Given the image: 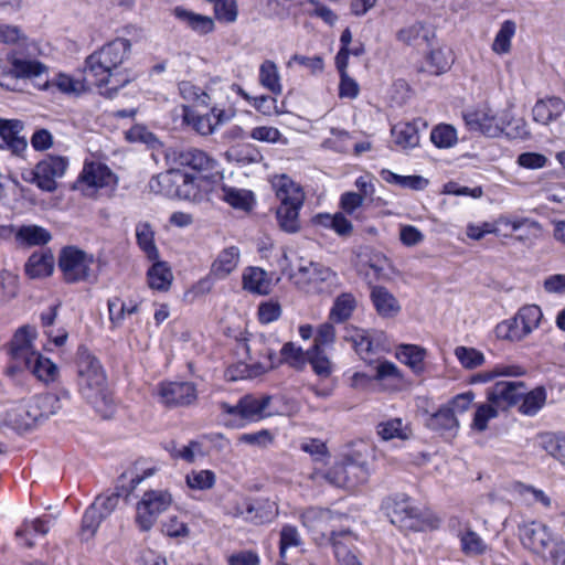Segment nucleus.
<instances>
[{
  "instance_id": "obj_1",
  "label": "nucleus",
  "mask_w": 565,
  "mask_h": 565,
  "mask_svg": "<svg viewBox=\"0 0 565 565\" xmlns=\"http://www.w3.org/2000/svg\"><path fill=\"white\" fill-rule=\"evenodd\" d=\"M131 44L127 39L118 38L90 54L84 68L73 74V94H82L96 86L99 94L114 98L118 89L126 86L131 77L118 67L130 53Z\"/></svg>"
},
{
  "instance_id": "obj_2",
  "label": "nucleus",
  "mask_w": 565,
  "mask_h": 565,
  "mask_svg": "<svg viewBox=\"0 0 565 565\" xmlns=\"http://www.w3.org/2000/svg\"><path fill=\"white\" fill-rule=\"evenodd\" d=\"M340 519V514L322 508H308L300 515L302 525L308 529L315 541L322 544L328 540L332 543L340 565H362L356 555L340 541V537L350 536V533L334 531L335 522Z\"/></svg>"
},
{
  "instance_id": "obj_3",
  "label": "nucleus",
  "mask_w": 565,
  "mask_h": 565,
  "mask_svg": "<svg viewBox=\"0 0 565 565\" xmlns=\"http://www.w3.org/2000/svg\"><path fill=\"white\" fill-rule=\"evenodd\" d=\"M519 530L521 542L534 553L555 564L565 558V540L548 525L531 521L522 524Z\"/></svg>"
},
{
  "instance_id": "obj_4",
  "label": "nucleus",
  "mask_w": 565,
  "mask_h": 565,
  "mask_svg": "<svg viewBox=\"0 0 565 565\" xmlns=\"http://www.w3.org/2000/svg\"><path fill=\"white\" fill-rule=\"evenodd\" d=\"M370 476V468L361 454L354 452L345 455L334 462L327 473L315 471L310 475L313 481L324 479L330 484L353 489L358 484L363 483Z\"/></svg>"
},
{
  "instance_id": "obj_5",
  "label": "nucleus",
  "mask_w": 565,
  "mask_h": 565,
  "mask_svg": "<svg viewBox=\"0 0 565 565\" xmlns=\"http://www.w3.org/2000/svg\"><path fill=\"white\" fill-rule=\"evenodd\" d=\"M118 185L117 175L102 162H86L73 190L93 200L110 199Z\"/></svg>"
},
{
  "instance_id": "obj_6",
  "label": "nucleus",
  "mask_w": 565,
  "mask_h": 565,
  "mask_svg": "<svg viewBox=\"0 0 565 565\" xmlns=\"http://www.w3.org/2000/svg\"><path fill=\"white\" fill-rule=\"evenodd\" d=\"M77 386L84 397H95L107 386V377L99 361L84 347L77 350Z\"/></svg>"
},
{
  "instance_id": "obj_7",
  "label": "nucleus",
  "mask_w": 565,
  "mask_h": 565,
  "mask_svg": "<svg viewBox=\"0 0 565 565\" xmlns=\"http://www.w3.org/2000/svg\"><path fill=\"white\" fill-rule=\"evenodd\" d=\"M542 318L543 313L539 306H524L512 319L497 324L495 335L501 340L521 341L540 327Z\"/></svg>"
},
{
  "instance_id": "obj_8",
  "label": "nucleus",
  "mask_w": 565,
  "mask_h": 565,
  "mask_svg": "<svg viewBox=\"0 0 565 565\" xmlns=\"http://www.w3.org/2000/svg\"><path fill=\"white\" fill-rule=\"evenodd\" d=\"M172 504V495L162 489L146 491L136 504L135 522L140 531L148 532L159 516Z\"/></svg>"
},
{
  "instance_id": "obj_9",
  "label": "nucleus",
  "mask_w": 565,
  "mask_h": 565,
  "mask_svg": "<svg viewBox=\"0 0 565 565\" xmlns=\"http://www.w3.org/2000/svg\"><path fill=\"white\" fill-rule=\"evenodd\" d=\"M462 119L470 131H477L489 138L501 136L507 128V120L488 105H479L462 113Z\"/></svg>"
},
{
  "instance_id": "obj_10",
  "label": "nucleus",
  "mask_w": 565,
  "mask_h": 565,
  "mask_svg": "<svg viewBox=\"0 0 565 565\" xmlns=\"http://www.w3.org/2000/svg\"><path fill=\"white\" fill-rule=\"evenodd\" d=\"M271 396L269 395L248 394L239 398L236 405H230L226 402H221L218 406L223 414L249 422H258L274 414L269 408Z\"/></svg>"
},
{
  "instance_id": "obj_11",
  "label": "nucleus",
  "mask_w": 565,
  "mask_h": 565,
  "mask_svg": "<svg viewBox=\"0 0 565 565\" xmlns=\"http://www.w3.org/2000/svg\"><path fill=\"white\" fill-rule=\"evenodd\" d=\"M119 494L115 492L98 495L86 509L81 527V537L85 541L92 539L100 523L117 508Z\"/></svg>"
},
{
  "instance_id": "obj_12",
  "label": "nucleus",
  "mask_w": 565,
  "mask_h": 565,
  "mask_svg": "<svg viewBox=\"0 0 565 565\" xmlns=\"http://www.w3.org/2000/svg\"><path fill=\"white\" fill-rule=\"evenodd\" d=\"M295 284L307 292H319L323 290L324 282L332 281L335 274L322 264L300 259L297 268L291 274Z\"/></svg>"
},
{
  "instance_id": "obj_13",
  "label": "nucleus",
  "mask_w": 565,
  "mask_h": 565,
  "mask_svg": "<svg viewBox=\"0 0 565 565\" xmlns=\"http://www.w3.org/2000/svg\"><path fill=\"white\" fill-rule=\"evenodd\" d=\"M391 522L405 531H423L427 524L423 512L406 495H397L388 508Z\"/></svg>"
},
{
  "instance_id": "obj_14",
  "label": "nucleus",
  "mask_w": 565,
  "mask_h": 565,
  "mask_svg": "<svg viewBox=\"0 0 565 565\" xmlns=\"http://www.w3.org/2000/svg\"><path fill=\"white\" fill-rule=\"evenodd\" d=\"M38 330L34 326L24 324L19 327L9 343L7 352L17 364L26 365L40 353L35 347Z\"/></svg>"
},
{
  "instance_id": "obj_15",
  "label": "nucleus",
  "mask_w": 565,
  "mask_h": 565,
  "mask_svg": "<svg viewBox=\"0 0 565 565\" xmlns=\"http://www.w3.org/2000/svg\"><path fill=\"white\" fill-rule=\"evenodd\" d=\"M235 116L234 109H210L207 114H196L189 107H183V121L201 136H210L218 126L230 121Z\"/></svg>"
},
{
  "instance_id": "obj_16",
  "label": "nucleus",
  "mask_w": 565,
  "mask_h": 565,
  "mask_svg": "<svg viewBox=\"0 0 565 565\" xmlns=\"http://www.w3.org/2000/svg\"><path fill=\"white\" fill-rule=\"evenodd\" d=\"M9 66L0 61V85L10 87L9 81L14 78H35L46 72L44 64L18 56L15 52L8 54Z\"/></svg>"
},
{
  "instance_id": "obj_17",
  "label": "nucleus",
  "mask_w": 565,
  "mask_h": 565,
  "mask_svg": "<svg viewBox=\"0 0 565 565\" xmlns=\"http://www.w3.org/2000/svg\"><path fill=\"white\" fill-rule=\"evenodd\" d=\"M55 402H57V398L52 394L32 396L23 405L18 407L17 425L24 429L31 428L41 418L47 417L54 413V411L47 409V406Z\"/></svg>"
},
{
  "instance_id": "obj_18",
  "label": "nucleus",
  "mask_w": 565,
  "mask_h": 565,
  "mask_svg": "<svg viewBox=\"0 0 565 565\" xmlns=\"http://www.w3.org/2000/svg\"><path fill=\"white\" fill-rule=\"evenodd\" d=\"M67 159L63 157H49L39 162L33 170V181L45 191L55 189V180L64 175L67 169Z\"/></svg>"
},
{
  "instance_id": "obj_19",
  "label": "nucleus",
  "mask_w": 565,
  "mask_h": 565,
  "mask_svg": "<svg viewBox=\"0 0 565 565\" xmlns=\"http://www.w3.org/2000/svg\"><path fill=\"white\" fill-rule=\"evenodd\" d=\"M525 388L521 381H499L487 390V399L503 411L516 404Z\"/></svg>"
},
{
  "instance_id": "obj_20",
  "label": "nucleus",
  "mask_w": 565,
  "mask_h": 565,
  "mask_svg": "<svg viewBox=\"0 0 565 565\" xmlns=\"http://www.w3.org/2000/svg\"><path fill=\"white\" fill-rule=\"evenodd\" d=\"M186 180H189L188 173L171 169L152 177L149 181V189L153 193L169 198H188V191L179 190L180 183L186 182Z\"/></svg>"
},
{
  "instance_id": "obj_21",
  "label": "nucleus",
  "mask_w": 565,
  "mask_h": 565,
  "mask_svg": "<svg viewBox=\"0 0 565 565\" xmlns=\"http://www.w3.org/2000/svg\"><path fill=\"white\" fill-rule=\"evenodd\" d=\"M159 397L167 406H188L196 399V388L191 382H166L159 386Z\"/></svg>"
},
{
  "instance_id": "obj_22",
  "label": "nucleus",
  "mask_w": 565,
  "mask_h": 565,
  "mask_svg": "<svg viewBox=\"0 0 565 565\" xmlns=\"http://www.w3.org/2000/svg\"><path fill=\"white\" fill-rule=\"evenodd\" d=\"M241 253L238 247L230 246L218 253L212 263L210 274L206 279L199 282V287H204L211 279L222 280L231 275L238 266Z\"/></svg>"
},
{
  "instance_id": "obj_23",
  "label": "nucleus",
  "mask_w": 565,
  "mask_h": 565,
  "mask_svg": "<svg viewBox=\"0 0 565 565\" xmlns=\"http://www.w3.org/2000/svg\"><path fill=\"white\" fill-rule=\"evenodd\" d=\"M384 338L385 334L382 331L355 328L349 331L345 340L350 341L355 352L366 361L376 352Z\"/></svg>"
},
{
  "instance_id": "obj_24",
  "label": "nucleus",
  "mask_w": 565,
  "mask_h": 565,
  "mask_svg": "<svg viewBox=\"0 0 565 565\" xmlns=\"http://www.w3.org/2000/svg\"><path fill=\"white\" fill-rule=\"evenodd\" d=\"M231 86L230 83L220 78L211 79L204 88L203 106L211 109H233L230 100Z\"/></svg>"
},
{
  "instance_id": "obj_25",
  "label": "nucleus",
  "mask_w": 565,
  "mask_h": 565,
  "mask_svg": "<svg viewBox=\"0 0 565 565\" xmlns=\"http://www.w3.org/2000/svg\"><path fill=\"white\" fill-rule=\"evenodd\" d=\"M456 535L460 543V551L468 557L482 556L489 551L488 543L468 523L460 525Z\"/></svg>"
},
{
  "instance_id": "obj_26",
  "label": "nucleus",
  "mask_w": 565,
  "mask_h": 565,
  "mask_svg": "<svg viewBox=\"0 0 565 565\" xmlns=\"http://www.w3.org/2000/svg\"><path fill=\"white\" fill-rule=\"evenodd\" d=\"M277 513L276 503L267 499L246 501L243 510L237 511V515H241L246 521L254 523L269 522L276 518Z\"/></svg>"
},
{
  "instance_id": "obj_27",
  "label": "nucleus",
  "mask_w": 565,
  "mask_h": 565,
  "mask_svg": "<svg viewBox=\"0 0 565 565\" xmlns=\"http://www.w3.org/2000/svg\"><path fill=\"white\" fill-rule=\"evenodd\" d=\"M98 264L92 254L73 248V282L93 284L97 279Z\"/></svg>"
},
{
  "instance_id": "obj_28",
  "label": "nucleus",
  "mask_w": 565,
  "mask_h": 565,
  "mask_svg": "<svg viewBox=\"0 0 565 565\" xmlns=\"http://www.w3.org/2000/svg\"><path fill=\"white\" fill-rule=\"evenodd\" d=\"M565 111V103L558 97L539 99L532 109L533 120L541 125L555 121Z\"/></svg>"
},
{
  "instance_id": "obj_29",
  "label": "nucleus",
  "mask_w": 565,
  "mask_h": 565,
  "mask_svg": "<svg viewBox=\"0 0 565 565\" xmlns=\"http://www.w3.org/2000/svg\"><path fill=\"white\" fill-rule=\"evenodd\" d=\"M276 195L280 201V205H302L305 201V192L300 184L289 177L282 174L274 181Z\"/></svg>"
},
{
  "instance_id": "obj_30",
  "label": "nucleus",
  "mask_w": 565,
  "mask_h": 565,
  "mask_svg": "<svg viewBox=\"0 0 565 565\" xmlns=\"http://www.w3.org/2000/svg\"><path fill=\"white\" fill-rule=\"evenodd\" d=\"M177 162L180 166L189 167L200 172H211L217 166L215 159L205 151L196 148H188L179 151L177 154Z\"/></svg>"
},
{
  "instance_id": "obj_31",
  "label": "nucleus",
  "mask_w": 565,
  "mask_h": 565,
  "mask_svg": "<svg viewBox=\"0 0 565 565\" xmlns=\"http://www.w3.org/2000/svg\"><path fill=\"white\" fill-rule=\"evenodd\" d=\"M248 355V362L252 364L269 363L268 370L273 369L276 363V350L268 343L267 338L257 335L248 340L245 344Z\"/></svg>"
},
{
  "instance_id": "obj_32",
  "label": "nucleus",
  "mask_w": 565,
  "mask_h": 565,
  "mask_svg": "<svg viewBox=\"0 0 565 565\" xmlns=\"http://www.w3.org/2000/svg\"><path fill=\"white\" fill-rule=\"evenodd\" d=\"M394 145L401 150L408 151L419 146L420 135L418 122H398L391 129Z\"/></svg>"
},
{
  "instance_id": "obj_33",
  "label": "nucleus",
  "mask_w": 565,
  "mask_h": 565,
  "mask_svg": "<svg viewBox=\"0 0 565 565\" xmlns=\"http://www.w3.org/2000/svg\"><path fill=\"white\" fill-rule=\"evenodd\" d=\"M371 300L376 312L383 318H393L401 311V305L395 296L385 287L373 286Z\"/></svg>"
},
{
  "instance_id": "obj_34",
  "label": "nucleus",
  "mask_w": 565,
  "mask_h": 565,
  "mask_svg": "<svg viewBox=\"0 0 565 565\" xmlns=\"http://www.w3.org/2000/svg\"><path fill=\"white\" fill-rule=\"evenodd\" d=\"M52 239L51 233L35 224L21 225L17 228L15 245L22 248L43 246Z\"/></svg>"
},
{
  "instance_id": "obj_35",
  "label": "nucleus",
  "mask_w": 565,
  "mask_h": 565,
  "mask_svg": "<svg viewBox=\"0 0 565 565\" xmlns=\"http://www.w3.org/2000/svg\"><path fill=\"white\" fill-rule=\"evenodd\" d=\"M50 530V518L42 516L32 520H25L17 530L15 536L21 544L26 547L34 545V539L44 536Z\"/></svg>"
},
{
  "instance_id": "obj_36",
  "label": "nucleus",
  "mask_w": 565,
  "mask_h": 565,
  "mask_svg": "<svg viewBox=\"0 0 565 565\" xmlns=\"http://www.w3.org/2000/svg\"><path fill=\"white\" fill-rule=\"evenodd\" d=\"M54 255L47 250L34 252L25 263V274L30 278H43L53 273Z\"/></svg>"
},
{
  "instance_id": "obj_37",
  "label": "nucleus",
  "mask_w": 565,
  "mask_h": 565,
  "mask_svg": "<svg viewBox=\"0 0 565 565\" xmlns=\"http://www.w3.org/2000/svg\"><path fill=\"white\" fill-rule=\"evenodd\" d=\"M426 349L416 344H401L396 348L395 356L407 365L415 374H422L425 370Z\"/></svg>"
},
{
  "instance_id": "obj_38",
  "label": "nucleus",
  "mask_w": 565,
  "mask_h": 565,
  "mask_svg": "<svg viewBox=\"0 0 565 565\" xmlns=\"http://www.w3.org/2000/svg\"><path fill=\"white\" fill-rule=\"evenodd\" d=\"M173 14L179 21L199 34H207L214 30V21L207 15L195 13L183 7H175Z\"/></svg>"
},
{
  "instance_id": "obj_39",
  "label": "nucleus",
  "mask_w": 565,
  "mask_h": 565,
  "mask_svg": "<svg viewBox=\"0 0 565 565\" xmlns=\"http://www.w3.org/2000/svg\"><path fill=\"white\" fill-rule=\"evenodd\" d=\"M525 374L524 367L518 364L501 363L493 366L491 370L482 371L473 374L470 377L471 384L488 383L495 380L499 376L505 377H518Z\"/></svg>"
},
{
  "instance_id": "obj_40",
  "label": "nucleus",
  "mask_w": 565,
  "mask_h": 565,
  "mask_svg": "<svg viewBox=\"0 0 565 565\" xmlns=\"http://www.w3.org/2000/svg\"><path fill=\"white\" fill-rule=\"evenodd\" d=\"M376 431L383 440H407L412 436L409 424L402 418H390L381 422L376 426Z\"/></svg>"
},
{
  "instance_id": "obj_41",
  "label": "nucleus",
  "mask_w": 565,
  "mask_h": 565,
  "mask_svg": "<svg viewBox=\"0 0 565 565\" xmlns=\"http://www.w3.org/2000/svg\"><path fill=\"white\" fill-rule=\"evenodd\" d=\"M243 287L254 294L267 295L270 291V279L262 268L249 267L243 274Z\"/></svg>"
},
{
  "instance_id": "obj_42",
  "label": "nucleus",
  "mask_w": 565,
  "mask_h": 565,
  "mask_svg": "<svg viewBox=\"0 0 565 565\" xmlns=\"http://www.w3.org/2000/svg\"><path fill=\"white\" fill-rule=\"evenodd\" d=\"M147 280L151 289L167 291L172 284L173 275L167 263L157 262L148 269Z\"/></svg>"
},
{
  "instance_id": "obj_43",
  "label": "nucleus",
  "mask_w": 565,
  "mask_h": 565,
  "mask_svg": "<svg viewBox=\"0 0 565 565\" xmlns=\"http://www.w3.org/2000/svg\"><path fill=\"white\" fill-rule=\"evenodd\" d=\"M427 427L440 433H455L459 423L448 406L439 408L429 416L426 423Z\"/></svg>"
},
{
  "instance_id": "obj_44",
  "label": "nucleus",
  "mask_w": 565,
  "mask_h": 565,
  "mask_svg": "<svg viewBox=\"0 0 565 565\" xmlns=\"http://www.w3.org/2000/svg\"><path fill=\"white\" fill-rule=\"evenodd\" d=\"M315 222L326 228H331L339 236H350L353 232V225L351 221L341 212L333 215L331 214H318L315 217Z\"/></svg>"
},
{
  "instance_id": "obj_45",
  "label": "nucleus",
  "mask_w": 565,
  "mask_h": 565,
  "mask_svg": "<svg viewBox=\"0 0 565 565\" xmlns=\"http://www.w3.org/2000/svg\"><path fill=\"white\" fill-rule=\"evenodd\" d=\"M25 369L43 383H51L55 381L58 370L57 366L47 358L39 353Z\"/></svg>"
},
{
  "instance_id": "obj_46",
  "label": "nucleus",
  "mask_w": 565,
  "mask_h": 565,
  "mask_svg": "<svg viewBox=\"0 0 565 565\" xmlns=\"http://www.w3.org/2000/svg\"><path fill=\"white\" fill-rule=\"evenodd\" d=\"M355 308V297L349 292L341 294L335 298L329 318L338 323L344 322L352 316Z\"/></svg>"
},
{
  "instance_id": "obj_47",
  "label": "nucleus",
  "mask_w": 565,
  "mask_h": 565,
  "mask_svg": "<svg viewBox=\"0 0 565 565\" xmlns=\"http://www.w3.org/2000/svg\"><path fill=\"white\" fill-rule=\"evenodd\" d=\"M259 83L275 95L282 92L280 74L277 65L273 61H265L259 66Z\"/></svg>"
},
{
  "instance_id": "obj_48",
  "label": "nucleus",
  "mask_w": 565,
  "mask_h": 565,
  "mask_svg": "<svg viewBox=\"0 0 565 565\" xmlns=\"http://www.w3.org/2000/svg\"><path fill=\"white\" fill-rule=\"evenodd\" d=\"M269 363H258V364H252L249 362L247 363H238L236 365L230 366L226 372L225 376L230 381H238L244 379H252L259 376L268 371Z\"/></svg>"
},
{
  "instance_id": "obj_49",
  "label": "nucleus",
  "mask_w": 565,
  "mask_h": 565,
  "mask_svg": "<svg viewBox=\"0 0 565 565\" xmlns=\"http://www.w3.org/2000/svg\"><path fill=\"white\" fill-rule=\"evenodd\" d=\"M107 305L109 320L115 327L120 326L125 320L126 316L136 313L139 307L138 303L135 301H129L127 303L118 297L109 299Z\"/></svg>"
},
{
  "instance_id": "obj_50",
  "label": "nucleus",
  "mask_w": 565,
  "mask_h": 565,
  "mask_svg": "<svg viewBox=\"0 0 565 565\" xmlns=\"http://www.w3.org/2000/svg\"><path fill=\"white\" fill-rule=\"evenodd\" d=\"M136 237L147 257L151 260L158 259L159 250L154 244V233L148 223H139L136 226Z\"/></svg>"
},
{
  "instance_id": "obj_51",
  "label": "nucleus",
  "mask_w": 565,
  "mask_h": 565,
  "mask_svg": "<svg viewBox=\"0 0 565 565\" xmlns=\"http://www.w3.org/2000/svg\"><path fill=\"white\" fill-rule=\"evenodd\" d=\"M499 236L511 237L512 234L520 228L527 226L539 228V223L526 217H518L512 215H500L498 217Z\"/></svg>"
},
{
  "instance_id": "obj_52",
  "label": "nucleus",
  "mask_w": 565,
  "mask_h": 565,
  "mask_svg": "<svg viewBox=\"0 0 565 565\" xmlns=\"http://www.w3.org/2000/svg\"><path fill=\"white\" fill-rule=\"evenodd\" d=\"M302 205H279L277 220L280 228L287 233H296L300 228L299 211Z\"/></svg>"
},
{
  "instance_id": "obj_53",
  "label": "nucleus",
  "mask_w": 565,
  "mask_h": 565,
  "mask_svg": "<svg viewBox=\"0 0 565 565\" xmlns=\"http://www.w3.org/2000/svg\"><path fill=\"white\" fill-rule=\"evenodd\" d=\"M430 140L437 148H452L458 142L457 129L448 124H439L433 128Z\"/></svg>"
},
{
  "instance_id": "obj_54",
  "label": "nucleus",
  "mask_w": 565,
  "mask_h": 565,
  "mask_svg": "<svg viewBox=\"0 0 565 565\" xmlns=\"http://www.w3.org/2000/svg\"><path fill=\"white\" fill-rule=\"evenodd\" d=\"M95 409V412L104 419L111 418L116 413V404L108 391V386L100 390L95 397H84Z\"/></svg>"
},
{
  "instance_id": "obj_55",
  "label": "nucleus",
  "mask_w": 565,
  "mask_h": 565,
  "mask_svg": "<svg viewBox=\"0 0 565 565\" xmlns=\"http://www.w3.org/2000/svg\"><path fill=\"white\" fill-rule=\"evenodd\" d=\"M523 401L520 405V412L527 416L535 415L546 402V392L543 387H535L529 393L523 394Z\"/></svg>"
},
{
  "instance_id": "obj_56",
  "label": "nucleus",
  "mask_w": 565,
  "mask_h": 565,
  "mask_svg": "<svg viewBox=\"0 0 565 565\" xmlns=\"http://www.w3.org/2000/svg\"><path fill=\"white\" fill-rule=\"evenodd\" d=\"M223 200L231 206L243 211H249L254 204L252 192L235 188H224Z\"/></svg>"
},
{
  "instance_id": "obj_57",
  "label": "nucleus",
  "mask_w": 565,
  "mask_h": 565,
  "mask_svg": "<svg viewBox=\"0 0 565 565\" xmlns=\"http://www.w3.org/2000/svg\"><path fill=\"white\" fill-rule=\"evenodd\" d=\"M455 356L463 369L473 370L484 364V354L470 347L459 345L455 349Z\"/></svg>"
},
{
  "instance_id": "obj_58",
  "label": "nucleus",
  "mask_w": 565,
  "mask_h": 565,
  "mask_svg": "<svg viewBox=\"0 0 565 565\" xmlns=\"http://www.w3.org/2000/svg\"><path fill=\"white\" fill-rule=\"evenodd\" d=\"M216 476L212 470H192L185 476L186 486L192 490H209L215 484Z\"/></svg>"
},
{
  "instance_id": "obj_59",
  "label": "nucleus",
  "mask_w": 565,
  "mask_h": 565,
  "mask_svg": "<svg viewBox=\"0 0 565 565\" xmlns=\"http://www.w3.org/2000/svg\"><path fill=\"white\" fill-rule=\"evenodd\" d=\"M499 411L500 409L490 402L479 404L476 408L471 423L472 429L478 431L486 430L488 427V422L495 418L499 414Z\"/></svg>"
},
{
  "instance_id": "obj_60",
  "label": "nucleus",
  "mask_w": 565,
  "mask_h": 565,
  "mask_svg": "<svg viewBox=\"0 0 565 565\" xmlns=\"http://www.w3.org/2000/svg\"><path fill=\"white\" fill-rule=\"evenodd\" d=\"M515 33V24L512 21H504L498 31L492 44V50L495 53L504 54L510 51L511 39Z\"/></svg>"
},
{
  "instance_id": "obj_61",
  "label": "nucleus",
  "mask_w": 565,
  "mask_h": 565,
  "mask_svg": "<svg viewBox=\"0 0 565 565\" xmlns=\"http://www.w3.org/2000/svg\"><path fill=\"white\" fill-rule=\"evenodd\" d=\"M0 43L23 46L26 45L28 38L18 25L0 24Z\"/></svg>"
},
{
  "instance_id": "obj_62",
  "label": "nucleus",
  "mask_w": 565,
  "mask_h": 565,
  "mask_svg": "<svg viewBox=\"0 0 565 565\" xmlns=\"http://www.w3.org/2000/svg\"><path fill=\"white\" fill-rule=\"evenodd\" d=\"M397 39L406 44H416L419 40H428V30L422 22L408 25L397 33Z\"/></svg>"
},
{
  "instance_id": "obj_63",
  "label": "nucleus",
  "mask_w": 565,
  "mask_h": 565,
  "mask_svg": "<svg viewBox=\"0 0 565 565\" xmlns=\"http://www.w3.org/2000/svg\"><path fill=\"white\" fill-rule=\"evenodd\" d=\"M214 13L220 22H235L238 15L236 0H214Z\"/></svg>"
},
{
  "instance_id": "obj_64",
  "label": "nucleus",
  "mask_w": 565,
  "mask_h": 565,
  "mask_svg": "<svg viewBox=\"0 0 565 565\" xmlns=\"http://www.w3.org/2000/svg\"><path fill=\"white\" fill-rule=\"evenodd\" d=\"M545 450L565 465V434L552 435L544 440Z\"/></svg>"
}]
</instances>
